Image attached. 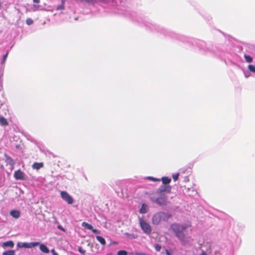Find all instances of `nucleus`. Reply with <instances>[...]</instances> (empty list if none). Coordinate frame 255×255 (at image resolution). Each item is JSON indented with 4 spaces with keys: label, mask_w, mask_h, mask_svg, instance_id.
Here are the masks:
<instances>
[{
    "label": "nucleus",
    "mask_w": 255,
    "mask_h": 255,
    "mask_svg": "<svg viewBox=\"0 0 255 255\" xmlns=\"http://www.w3.org/2000/svg\"><path fill=\"white\" fill-rule=\"evenodd\" d=\"M125 235L129 239H134L137 238V235L134 234H130L126 233H125Z\"/></svg>",
    "instance_id": "b1692460"
},
{
    "label": "nucleus",
    "mask_w": 255,
    "mask_h": 255,
    "mask_svg": "<svg viewBox=\"0 0 255 255\" xmlns=\"http://www.w3.org/2000/svg\"><path fill=\"white\" fill-rule=\"evenodd\" d=\"M96 239L102 245H105L106 244L105 239L102 236H97L96 237Z\"/></svg>",
    "instance_id": "4be33fe9"
},
{
    "label": "nucleus",
    "mask_w": 255,
    "mask_h": 255,
    "mask_svg": "<svg viewBox=\"0 0 255 255\" xmlns=\"http://www.w3.org/2000/svg\"><path fill=\"white\" fill-rule=\"evenodd\" d=\"M171 186L170 185H162L160 186L157 190L156 193L159 195L165 194L166 192L169 193L171 192Z\"/></svg>",
    "instance_id": "6e6552de"
},
{
    "label": "nucleus",
    "mask_w": 255,
    "mask_h": 255,
    "mask_svg": "<svg viewBox=\"0 0 255 255\" xmlns=\"http://www.w3.org/2000/svg\"><path fill=\"white\" fill-rule=\"evenodd\" d=\"M27 248H28V249L36 247L37 246H39L40 245V242H36L27 243Z\"/></svg>",
    "instance_id": "6ab92c4d"
},
{
    "label": "nucleus",
    "mask_w": 255,
    "mask_h": 255,
    "mask_svg": "<svg viewBox=\"0 0 255 255\" xmlns=\"http://www.w3.org/2000/svg\"><path fill=\"white\" fill-rule=\"evenodd\" d=\"M57 228L63 232H65V229L61 225H58Z\"/></svg>",
    "instance_id": "4c0bfd02"
},
{
    "label": "nucleus",
    "mask_w": 255,
    "mask_h": 255,
    "mask_svg": "<svg viewBox=\"0 0 255 255\" xmlns=\"http://www.w3.org/2000/svg\"><path fill=\"white\" fill-rule=\"evenodd\" d=\"M16 246L17 248H27V245L26 242H18Z\"/></svg>",
    "instance_id": "5701e85b"
},
{
    "label": "nucleus",
    "mask_w": 255,
    "mask_h": 255,
    "mask_svg": "<svg viewBox=\"0 0 255 255\" xmlns=\"http://www.w3.org/2000/svg\"><path fill=\"white\" fill-rule=\"evenodd\" d=\"M165 254L166 255H172V253L171 251H170L167 249H165Z\"/></svg>",
    "instance_id": "58836bf2"
},
{
    "label": "nucleus",
    "mask_w": 255,
    "mask_h": 255,
    "mask_svg": "<svg viewBox=\"0 0 255 255\" xmlns=\"http://www.w3.org/2000/svg\"><path fill=\"white\" fill-rule=\"evenodd\" d=\"M14 243L13 241H8L5 242L3 243L2 245V247L3 248H5L7 247H9V248H12L14 247Z\"/></svg>",
    "instance_id": "f3484780"
},
{
    "label": "nucleus",
    "mask_w": 255,
    "mask_h": 255,
    "mask_svg": "<svg viewBox=\"0 0 255 255\" xmlns=\"http://www.w3.org/2000/svg\"><path fill=\"white\" fill-rule=\"evenodd\" d=\"M0 124L2 126H5L8 125V122L5 118L2 116H0Z\"/></svg>",
    "instance_id": "aec40b11"
},
{
    "label": "nucleus",
    "mask_w": 255,
    "mask_h": 255,
    "mask_svg": "<svg viewBox=\"0 0 255 255\" xmlns=\"http://www.w3.org/2000/svg\"><path fill=\"white\" fill-rule=\"evenodd\" d=\"M244 58L246 60V61L248 63H251L253 61V58L251 56L247 55L246 54H244Z\"/></svg>",
    "instance_id": "393cba45"
},
{
    "label": "nucleus",
    "mask_w": 255,
    "mask_h": 255,
    "mask_svg": "<svg viewBox=\"0 0 255 255\" xmlns=\"http://www.w3.org/2000/svg\"><path fill=\"white\" fill-rule=\"evenodd\" d=\"M149 199L152 202L157 204V197H155L154 195H150Z\"/></svg>",
    "instance_id": "7c9ffc66"
},
{
    "label": "nucleus",
    "mask_w": 255,
    "mask_h": 255,
    "mask_svg": "<svg viewBox=\"0 0 255 255\" xmlns=\"http://www.w3.org/2000/svg\"><path fill=\"white\" fill-rule=\"evenodd\" d=\"M82 226L85 229L90 230H92L93 228V227L92 225H91L88 223L85 222H84L82 223Z\"/></svg>",
    "instance_id": "412c9836"
},
{
    "label": "nucleus",
    "mask_w": 255,
    "mask_h": 255,
    "mask_svg": "<svg viewBox=\"0 0 255 255\" xmlns=\"http://www.w3.org/2000/svg\"><path fill=\"white\" fill-rule=\"evenodd\" d=\"M107 255H112V254H108Z\"/></svg>",
    "instance_id": "09e8293b"
},
{
    "label": "nucleus",
    "mask_w": 255,
    "mask_h": 255,
    "mask_svg": "<svg viewBox=\"0 0 255 255\" xmlns=\"http://www.w3.org/2000/svg\"><path fill=\"white\" fill-rule=\"evenodd\" d=\"M4 157L6 164H8L10 165L11 167H13L15 163L14 160L11 157L7 155L6 154H4Z\"/></svg>",
    "instance_id": "9b49d317"
},
{
    "label": "nucleus",
    "mask_w": 255,
    "mask_h": 255,
    "mask_svg": "<svg viewBox=\"0 0 255 255\" xmlns=\"http://www.w3.org/2000/svg\"><path fill=\"white\" fill-rule=\"evenodd\" d=\"M144 179H148V180H151V181H154V182L160 181V179L154 178V177H152V176H146V177H144Z\"/></svg>",
    "instance_id": "bb28decb"
},
{
    "label": "nucleus",
    "mask_w": 255,
    "mask_h": 255,
    "mask_svg": "<svg viewBox=\"0 0 255 255\" xmlns=\"http://www.w3.org/2000/svg\"><path fill=\"white\" fill-rule=\"evenodd\" d=\"M91 231L93 233L96 234H100L101 233V231L99 230L94 229L93 228Z\"/></svg>",
    "instance_id": "e433bc0d"
},
{
    "label": "nucleus",
    "mask_w": 255,
    "mask_h": 255,
    "mask_svg": "<svg viewBox=\"0 0 255 255\" xmlns=\"http://www.w3.org/2000/svg\"><path fill=\"white\" fill-rule=\"evenodd\" d=\"M172 215L168 212L160 211L154 214L152 217V222L154 225H158L161 221L167 222Z\"/></svg>",
    "instance_id": "20e7f679"
},
{
    "label": "nucleus",
    "mask_w": 255,
    "mask_h": 255,
    "mask_svg": "<svg viewBox=\"0 0 255 255\" xmlns=\"http://www.w3.org/2000/svg\"><path fill=\"white\" fill-rule=\"evenodd\" d=\"M33 23V20L31 19V18H28L26 19V23L28 25H31L32 23Z\"/></svg>",
    "instance_id": "f704fd0d"
},
{
    "label": "nucleus",
    "mask_w": 255,
    "mask_h": 255,
    "mask_svg": "<svg viewBox=\"0 0 255 255\" xmlns=\"http://www.w3.org/2000/svg\"><path fill=\"white\" fill-rule=\"evenodd\" d=\"M60 196L62 199L68 204H72L74 202L73 197L66 191H61Z\"/></svg>",
    "instance_id": "0eeeda50"
},
{
    "label": "nucleus",
    "mask_w": 255,
    "mask_h": 255,
    "mask_svg": "<svg viewBox=\"0 0 255 255\" xmlns=\"http://www.w3.org/2000/svg\"><path fill=\"white\" fill-rule=\"evenodd\" d=\"M248 69L249 71L255 73V66L253 65H249Z\"/></svg>",
    "instance_id": "c756f323"
},
{
    "label": "nucleus",
    "mask_w": 255,
    "mask_h": 255,
    "mask_svg": "<svg viewBox=\"0 0 255 255\" xmlns=\"http://www.w3.org/2000/svg\"><path fill=\"white\" fill-rule=\"evenodd\" d=\"M189 181V178L187 176H185L184 178V181L185 182H188Z\"/></svg>",
    "instance_id": "79ce46f5"
},
{
    "label": "nucleus",
    "mask_w": 255,
    "mask_h": 255,
    "mask_svg": "<svg viewBox=\"0 0 255 255\" xmlns=\"http://www.w3.org/2000/svg\"><path fill=\"white\" fill-rule=\"evenodd\" d=\"M159 29L158 34L171 39H176L186 43L189 47L197 46L200 50L206 54H211L215 56L222 58L226 56V52L222 45L214 46L210 43H206L205 41L195 39L191 37H187L176 33L162 26L157 27Z\"/></svg>",
    "instance_id": "f03ea898"
},
{
    "label": "nucleus",
    "mask_w": 255,
    "mask_h": 255,
    "mask_svg": "<svg viewBox=\"0 0 255 255\" xmlns=\"http://www.w3.org/2000/svg\"><path fill=\"white\" fill-rule=\"evenodd\" d=\"M117 255H128V252L125 250H120L118 251Z\"/></svg>",
    "instance_id": "2f4dec72"
},
{
    "label": "nucleus",
    "mask_w": 255,
    "mask_h": 255,
    "mask_svg": "<svg viewBox=\"0 0 255 255\" xmlns=\"http://www.w3.org/2000/svg\"><path fill=\"white\" fill-rule=\"evenodd\" d=\"M10 215L14 218L18 219L20 216V212L17 210H12L10 211Z\"/></svg>",
    "instance_id": "ddd939ff"
},
{
    "label": "nucleus",
    "mask_w": 255,
    "mask_h": 255,
    "mask_svg": "<svg viewBox=\"0 0 255 255\" xmlns=\"http://www.w3.org/2000/svg\"><path fill=\"white\" fill-rule=\"evenodd\" d=\"M148 208L145 203H143L139 209V213L141 214H145L148 212Z\"/></svg>",
    "instance_id": "dca6fc26"
},
{
    "label": "nucleus",
    "mask_w": 255,
    "mask_h": 255,
    "mask_svg": "<svg viewBox=\"0 0 255 255\" xmlns=\"http://www.w3.org/2000/svg\"><path fill=\"white\" fill-rule=\"evenodd\" d=\"M139 224L143 232L147 235H150L152 229L151 226L141 218H139Z\"/></svg>",
    "instance_id": "39448f33"
},
{
    "label": "nucleus",
    "mask_w": 255,
    "mask_h": 255,
    "mask_svg": "<svg viewBox=\"0 0 255 255\" xmlns=\"http://www.w3.org/2000/svg\"><path fill=\"white\" fill-rule=\"evenodd\" d=\"M39 246V249L43 253L45 254H48L49 253L50 251L48 249V248L44 244H41L40 243Z\"/></svg>",
    "instance_id": "4468645a"
},
{
    "label": "nucleus",
    "mask_w": 255,
    "mask_h": 255,
    "mask_svg": "<svg viewBox=\"0 0 255 255\" xmlns=\"http://www.w3.org/2000/svg\"><path fill=\"white\" fill-rule=\"evenodd\" d=\"M1 76H2V74H1V72L0 71V80H1Z\"/></svg>",
    "instance_id": "49530a36"
},
{
    "label": "nucleus",
    "mask_w": 255,
    "mask_h": 255,
    "mask_svg": "<svg viewBox=\"0 0 255 255\" xmlns=\"http://www.w3.org/2000/svg\"><path fill=\"white\" fill-rule=\"evenodd\" d=\"M34 3H38L40 2V0H33Z\"/></svg>",
    "instance_id": "37998d69"
},
{
    "label": "nucleus",
    "mask_w": 255,
    "mask_h": 255,
    "mask_svg": "<svg viewBox=\"0 0 255 255\" xmlns=\"http://www.w3.org/2000/svg\"><path fill=\"white\" fill-rule=\"evenodd\" d=\"M244 75H245V77L246 78H248L250 76V73L249 72H244Z\"/></svg>",
    "instance_id": "a19ab883"
},
{
    "label": "nucleus",
    "mask_w": 255,
    "mask_h": 255,
    "mask_svg": "<svg viewBox=\"0 0 255 255\" xmlns=\"http://www.w3.org/2000/svg\"><path fill=\"white\" fill-rule=\"evenodd\" d=\"M180 176L179 173H176L172 174V178L174 181H176L178 179L179 176Z\"/></svg>",
    "instance_id": "473e14b6"
},
{
    "label": "nucleus",
    "mask_w": 255,
    "mask_h": 255,
    "mask_svg": "<svg viewBox=\"0 0 255 255\" xmlns=\"http://www.w3.org/2000/svg\"><path fill=\"white\" fill-rule=\"evenodd\" d=\"M211 18V17L208 16V20H209Z\"/></svg>",
    "instance_id": "de8ad7c7"
},
{
    "label": "nucleus",
    "mask_w": 255,
    "mask_h": 255,
    "mask_svg": "<svg viewBox=\"0 0 255 255\" xmlns=\"http://www.w3.org/2000/svg\"><path fill=\"white\" fill-rule=\"evenodd\" d=\"M8 55V51H7L5 54H4L2 56V59L1 60V64H4L7 57Z\"/></svg>",
    "instance_id": "c85d7f7f"
},
{
    "label": "nucleus",
    "mask_w": 255,
    "mask_h": 255,
    "mask_svg": "<svg viewBox=\"0 0 255 255\" xmlns=\"http://www.w3.org/2000/svg\"><path fill=\"white\" fill-rule=\"evenodd\" d=\"M157 204L159 206H164L167 204V196L165 194L160 195V196L157 197Z\"/></svg>",
    "instance_id": "9d476101"
},
{
    "label": "nucleus",
    "mask_w": 255,
    "mask_h": 255,
    "mask_svg": "<svg viewBox=\"0 0 255 255\" xmlns=\"http://www.w3.org/2000/svg\"><path fill=\"white\" fill-rule=\"evenodd\" d=\"M44 166L43 162H34L32 165V168L33 169L39 170Z\"/></svg>",
    "instance_id": "2eb2a0df"
},
{
    "label": "nucleus",
    "mask_w": 255,
    "mask_h": 255,
    "mask_svg": "<svg viewBox=\"0 0 255 255\" xmlns=\"http://www.w3.org/2000/svg\"><path fill=\"white\" fill-rule=\"evenodd\" d=\"M65 0H62L61 4L58 5L56 7V10H60L64 9V5Z\"/></svg>",
    "instance_id": "cd10ccee"
},
{
    "label": "nucleus",
    "mask_w": 255,
    "mask_h": 255,
    "mask_svg": "<svg viewBox=\"0 0 255 255\" xmlns=\"http://www.w3.org/2000/svg\"><path fill=\"white\" fill-rule=\"evenodd\" d=\"M191 226V225L190 223H185L182 224L178 223H173L170 225V229L174 234L175 237L179 240L181 244L184 246L186 243L185 240L186 234L184 232L188 228Z\"/></svg>",
    "instance_id": "7ed1b4c3"
},
{
    "label": "nucleus",
    "mask_w": 255,
    "mask_h": 255,
    "mask_svg": "<svg viewBox=\"0 0 255 255\" xmlns=\"http://www.w3.org/2000/svg\"><path fill=\"white\" fill-rule=\"evenodd\" d=\"M200 255H207V254L205 252H203Z\"/></svg>",
    "instance_id": "c03bdc74"
},
{
    "label": "nucleus",
    "mask_w": 255,
    "mask_h": 255,
    "mask_svg": "<svg viewBox=\"0 0 255 255\" xmlns=\"http://www.w3.org/2000/svg\"><path fill=\"white\" fill-rule=\"evenodd\" d=\"M15 252L14 250H8L3 253L2 255H15Z\"/></svg>",
    "instance_id": "a878e982"
},
{
    "label": "nucleus",
    "mask_w": 255,
    "mask_h": 255,
    "mask_svg": "<svg viewBox=\"0 0 255 255\" xmlns=\"http://www.w3.org/2000/svg\"><path fill=\"white\" fill-rule=\"evenodd\" d=\"M34 7H39V5H36V4H34L33 5Z\"/></svg>",
    "instance_id": "a18cd8bd"
},
{
    "label": "nucleus",
    "mask_w": 255,
    "mask_h": 255,
    "mask_svg": "<svg viewBox=\"0 0 255 255\" xmlns=\"http://www.w3.org/2000/svg\"><path fill=\"white\" fill-rule=\"evenodd\" d=\"M80 1L81 2L84 1L89 4H91L92 5H94L98 1L111 5L113 7L112 10H109L104 7L105 10H101V11L104 14L105 13H117L130 17L134 21L137 22L141 26L144 27L147 30L153 32L158 33L159 29L157 27L161 26L152 22L141 14L130 12V10L128 9L125 6L127 0H80Z\"/></svg>",
    "instance_id": "f257e3e1"
},
{
    "label": "nucleus",
    "mask_w": 255,
    "mask_h": 255,
    "mask_svg": "<svg viewBox=\"0 0 255 255\" xmlns=\"http://www.w3.org/2000/svg\"><path fill=\"white\" fill-rule=\"evenodd\" d=\"M25 174L20 169L14 172V177L16 180H25Z\"/></svg>",
    "instance_id": "1a4fd4ad"
},
{
    "label": "nucleus",
    "mask_w": 255,
    "mask_h": 255,
    "mask_svg": "<svg viewBox=\"0 0 255 255\" xmlns=\"http://www.w3.org/2000/svg\"><path fill=\"white\" fill-rule=\"evenodd\" d=\"M154 248L157 252H159L161 249V246L158 244H156L154 245Z\"/></svg>",
    "instance_id": "72a5a7b5"
},
{
    "label": "nucleus",
    "mask_w": 255,
    "mask_h": 255,
    "mask_svg": "<svg viewBox=\"0 0 255 255\" xmlns=\"http://www.w3.org/2000/svg\"><path fill=\"white\" fill-rule=\"evenodd\" d=\"M160 179L162 181L163 184L166 185H168L167 184H169L171 181V178L167 176H163Z\"/></svg>",
    "instance_id": "a211bd4d"
},
{
    "label": "nucleus",
    "mask_w": 255,
    "mask_h": 255,
    "mask_svg": "<svg viewBox=\"0 0 255 255\" xmlns=\"http://www.w3.org/2000/svg\"><path fill=\"white\" fill-rule=\"evenodd\" d=\"M185 192L189 195V196H194V195H196L197 192L195 190L194 188H190L189 187H185Z\"/></svg>",
    "instance_id": "f8f14e48"
},
{
    "label": "nucleus",
    "mask_w": 255,
    "mask_h": 255,
    "mask_svg": "<svg viewBox=\"0 0 255 255\" xmlns=\"http://www.w3.org/2000/svg\"><path fill=\"white\" fill-rule=\"evenodd\" d=\"M78 250L80 253H81L83 255H84L85 254V251L84 250V249H83V248L82 247H79Z\"/></svg>",
    "instance_id": "c9c22d12"
},
{
    "label": "nucleus",
    "mask_w": 255,
    "mask_h": 255,
    "mask_svg": "<svg viewBox=\"0 0 255 255\" xmlns=\"http://www.w3.org/2000/svg\"><path fill=\"white\" fill-rule=\"evenodd\" d=\"M51 253L52 254V255H59L58 253L55 252L54 249L51 251Z\"/></svg>",
    "instance_id": "ea45409f"
},
{
    "label": "nucleus",
    "mask_w": 255,
    "mask_h": 255,
    "mask_svg": "<svg viewBox=\"0 0 255 255\" xmlns=\"http://www.w3.org/2000/svg\"><path fill=\"white\" fill-rule=\"evenodd\" d=\"M101 10H105V8L104 7L101 6L100 8H98L96 11L92 10L89 7V5L88 4L85 5V7L83 8L82 12L84 14H88L91 13L94 15L103 16L104 15V13L101 11Z\"/></svg>",
    "instance_id": "423d86ee"
}]
</instances>
